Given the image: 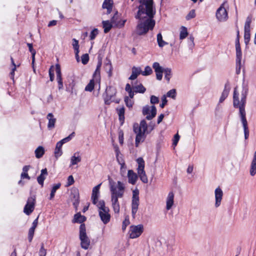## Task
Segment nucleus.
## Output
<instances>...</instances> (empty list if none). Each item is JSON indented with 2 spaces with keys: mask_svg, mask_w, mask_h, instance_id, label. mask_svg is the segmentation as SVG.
<instances>
[{
  "mask_svg": "<svg viewBox=\"0 0 256 256\" xmlns=\"http://www.w3.org/2000/svg\"><path fill=\"white\" fill-rule=\"evenodd\" d=\"M248 89L247 86L243 87L241 94L240 102L239 100L238 93L235 88L233 96V104L234 108H239V112L240 118H246V114L245 111V105L246 104V96L248 95Z\"/></svg>",
  "mask_w": 256,
  "mask_h": 256,
  "instance_id": "nucleus-3",
  "label": "nucleus"
},
{
  "mask_svg": "<svg viewBox=\"0 0 256 256\" xmlns=\"http://www.w3.org/2000/svg\"><path fill=\"white\" fill-rule=\"evenodd\" d=\"M111 22L109 20H103L102 22V26L104 28V32L105 34L108 33L112 28V25Z\"/></svg>",
  "mask_w": 256,
  "mask_h": 256,
  "instance_id": "nucleus-30",
  "label": "nucleus"
},
{
  "mask_svg": "<svg viewBox=\"0 0 256 256\" xmlns=\"http://www.w3.org/2000/svg\"><path fill=\"white\" fill-rule=\"evenodd\" d=\"M126 164L120 165V172L122 176H124L126 172Z\"/></svg>",
  "mask_w": 256,
  "mask_h": 256,
  "instance_id": "nucleus-61",
  "label": "nucleus"
},
{
  "mask_svg": "<svg viewBox=\"0 0 256 256\" xmlns=\"http://www.w3.org/2000/svg\"><path fill=\"white\" fill-rule=\"evenodd\" d=\"M150 103L152 104H156L159 102L158 98L154 96H150Z\"/></svg>",
  "mask_w": 256,
  "mask_h": 256,
  "instance_id": "nucleus-59",
  "label": "nucleus"
},
{
  "mask_svg": "<svg viewBox=\"0 0 256 256\" xmlns=\"http://www.w3.org/2000/svg\"><path fill=\"white\" fill-rule=\"evenodd\" d=\"M196 16L195 10H191L186 16V20H188L192 18H194Z\"/></svg>",
  "mask_w": 256,
  "mask_h": 256,
  "instance_id": "nucleus-51",
  "label": "nucleus"
},
{
  "mask_svg": "<svg viewBox=\"0 0 256 256\" xmlns=\"http://www.w3.org/2000/svg\"><path fill=\"white\" fill-rule=\"evenodd\" d=\"M109 208L98 212L100 220L104 224H107L110 221V215L109 214Z\"/></svg>",
  "mask_w": 256,
  "mask_h": 256,
  "instance_id": "nucleus-17",
  "label": "nucleus"
},
{
  "mask_svg": "<svg viewBox=\"0 0 256 256\" xmlns=\"http://www.w3.org/2000/svg\"><path fill=\"white\" fill-rule=\"evenodd\" d=\"M78 153H75L70 158V165H75L81 161V158L78 156Z\"/></svg>",
  "mask_w": 256,
  "mask_h": 256,
  "instance_id": "nucleus-36",
  "label": "nucleus"
},
{
  "mask_svg": "<svg viewBox=\"0 0 256 256\" xmlns=\"http://www.w3.org/2000/svg\"><path fill=\"white\" fill-rule=\"evenodd\" d=\"M113 6V1L112 0H104L102 5V8H106L107 10V14H110L112 8Z\"/></svg>",
  "mask_w": 256,
  "mask_h": 256,
  "instance_id": "nucleus-28",
  "label": "nucleus"
},
{
  "mask_svg": "<svg viewBox=\"0 0 256 256\" xmlns=\"http://www.w3.org/2000/svg\"><path fill=\"white\" fill-rule=\"evenodd\" d=\"M132 74L129 77V80H134L137 78L139 74H141L142 70L140 67H136L134 66L132 68Z\"/></svg>",
  "mask_w": 256,
  "mask_h": 256,
  "instance_id": "nucleus-26",
  "label": "nucleus"
},
{
  "mask_svg": "<svg viewBox=\"0 0 256 256\" xmlns=\"http://www.w3.org/2000/svg\"><path fill=\"white\" fill-rule=\"evenodd\" d=\"M39 256H46V250L44 248L43 243L41 244V246L38 252Z\"/></svg>",
  "mask_w": 256,
  "mask_h": 256,
  "instance_id": "nucleus-50",
  "label": "nucleus"
},
{
  "mask_svg": "<svg viewBox=\"0 0 256 256\" xmlns=\"http://www.w3.org/2000/svg\"><path fill=\"white\" fill-rule=\"evenodd\" d=\"M62 146L61 144L58 143V142L56 144V146L54 150V156L56 158H58L60 156H61L62 154Z\"/></svg>",
  "mask_w": 256,
  "mask_h": 256,
  "instance_id": "nucleus-31",
  "label": "nucleus"
},
{
  "mask_svg": "<svg viewBox=\"0 0 256 256\" xmlns=\"http://www.w3.org/2000/svg\"><path fill=\"white\" fill-rule=\"evenodd\" d=\"M36 203L34 196L29 197L24 208V212L26 215H30L34 211Z\"/></svg>",
  "mask_w": 256,
  "mask_h": 256,
  "instance_id": "nucleus-11",
  "label": "nucleus"
},
{
  "mask_svg": "<svg viewBox=\"0 0 256 256\" xmlns=\"http://www.w3.org/2000/svg\"><path fill=\"white\" fill-rule=\"evenodd\" d=\"M74 136H75L74 132H72L68 136L63 138V141H65L66 142H67L70 141L72 139V138Z\"/></svg>",
  "mask_w": 256,
  "mask_h": 256,
  "instance_id": "nucleus-63",
  "label": "nucleus"
},
{
  "mask_svg": "<svg viewBox=\"0 0 256 256\" xmlns=\"http://www.w3.org/2000/svg\"><path fill=\"white\" fill-rule=\"evenodd\" d=\"M108 180L110 192L112 206L114 213L118 214L120 210V204L118 199L124 196L125 185L120 181H118L116 183L110 177Z\"/></svg>",
  "mask_w": 256,
  "mask_h": 256,
  "instance_id": "nucleus-2",
  "label": "nucleus"
},
{
  "mask_svg": "<svg viewBox=\"0 0 256 256\" xmlns=\"http://www.w3.org/2000/svg\"><path fill=\"white\" fill-rule=\"evenodd\" d=\"M252 16L249 15L246 18L244 26V42L246 45V48H248V45L250 40V24L252 21Z\"/></svg>",
  "mask_w": 256,
  "mask_h": 256,
  "instance_id": "nucleus-6",
  "label": "nucleus"
},
{
  "mask_svg": "<svg viewBox=\"0 0 256 256\" xmlns=\"http://www.w3.org/2000/svg\"><path fill=\"white\" fill-rule=\"evenodd\" d=\"M102 184H100L92 188L91 198L94 204H96L100 196V188Z\"/></svg>",
  "mask_w": 256,
  "mask_h": 256,
  "instance_id": "nucleus-19",
  "label": "nucleus"
},
{
  "mask_svg": "<svg viewBox=\"0 0 256 256\" xmlns=\"http://www.w3.org/2000/svg\"><path fill=\"white\" fill-rule=\"evenodd\" d=\"M130 224V220L128 217L125 218L124 220L122 222V229L124 230L126 229V226Z\"/></svg>",
  "mask_w": 256,
  "mask_h": 256,
  "instance_id": "nucleus-53",
  "label": "nucleus"
},
{
  "mask_svg": "<svg viewBox=\"0 0 256 256\" xmlns=\"http://www.w3.org/2000/svg\"><path fill=\"white\" fill-rule=\"evenodd\" d=\"M93 77L96 80H98L100 79V70L96 68L93 74Z\"/></svg>",
  "mask_w": 256,
  "mask_h": 256,
  "instance_id": "nucleus-55",
  "label": "nucleus"
},
{
  "mask_svg": "<svg viewBox=\"0 0 256 256\" xmlns=\"http://www.w3.org/2000/svg\"><path fill=\"white\" fill-rule=\"evenodd\" d=\"M250 173L252 176H254L256 174V151L254 153L253 158L250 164Z\"/></svg>",
  "mask_w": 256,
  "mask_h": 256,
  "instance_id": "nucleus-27",
  "label": "nucleus"
},
{
  "mask_svg": "<svg viewBox=\"0 0 256 256\" xmlns=\"http://www.w3.org/2000/svg\"><path fill=\"white\" fill-rule=\"evenodd\" d=\"M98 34V30L96 28H94L90 33V40L95 39L97 35Z\"/></svg>",
  "mask_w": 256,
  "mask_h": 256,
  "instance_id": "nucleus-45",
  "label": "nucleus"
},
{
  "mask_svg": "<svg viewBox=\"0 0 256 256\" xmlns=\"http://www.w3.org/2000/svg\"><path fill=\"white\" fill-rule=\"evenodd\" d=\"M152 72V68L150 66H146L144 68V70L142 71L141 74L144 76H147L151 74Z\"/></svg>",
  "mask_w": 256,
  "mask_h": 256,
  "instance_id": "nucleus-43",
  "label": "nucleus"
},
{
  "mask_svg": "<svg viewBox=\"0 0 256 256\" xmlns=\"http://www.w3.org/2000/svg\"><path fill=\"white\" fill-rule=\"evenodd\" d=\"M72 40V47H73V48L74 50V52H78L80 51L79 50V48H80V46H79V44H78V40H76V38H73Z\"/></svg>",
  "mask_w": 256,
  "mask_h": 256,
  "instance_id": "nucleus-44",
  "label": "nucleus"
},
{
  "mask_svg": "<svg viewBox=\"0 0 256 256\" xmlns=\"http://www.w3.org/2000/svg\"><path fill=\"white\" fill-rule=\"evenodd\" d=\"M229 91V88H226V84L222 92V95L220 97L219 103H222L225 100V99L228 97V95Z\"/></svg>",
  "mask_w": 256,
  "mask_h": 256,
  "instance_id": "nucleus-35",
  "label": "nucleus"
},
{
  "mask_svg": "<svg viewBox=\"0 0 256 256\" xmlns=\"http://www.w3.org/2000/svg\"><path fill=\"white\" fill-rule=\"evenodd\" d=\"M104 68L106 71L110 70V69H113L112 63L110 60H108V62L105 64Z\"/></svg>",
  "mask_w": 256,
  "mask_h": 256,
  "instance_id": "nucleus-62",
  "label": "nucleus"
},
{
  "mask_svg": "<svg viewBox=\"0 0 256 256\" xmlns=\"http://www.w3.org/2000/svg\"><path fill=\"white\" fill-rule=\"evenodd\" d=\"M117 110L118 111L119 120L122 124L124 120V106H122L119 109H117Z\"/></svg>",
  "mask_w": 256,
  "mask_h": 256,
  "instance_id": "nucleus-38",
  "label": "nucleus"
},
{
  "mask_svg": "<svg viewBox=\"0 0 256 256\" xmlns=\"http://www.w3.org/2000/svg\"><path fill=\"white\" fill-rule=\"evenodd\" d=\"M132 89L134 90V92L136 93H141L144 94L146 90V88L143 86L142 84H140L136 86H132Z\"/></svg>",
  "mask_w": 256,
  "mask_h": 256,
  "instance_id": "nucleus-32",
  "label": "nucleus"
},
{
  "mask_svg": "<svg viewBox=\"0 0 256 256\" xmlns=\"http://www.w3.org/2000/svg\"><path fill=\"white\" fill-rule=\"evenodd\" d=\"M46 118L48 120V128L49 130H52L54 128L55 124L56 122V118H54V116L52 113H48L46 116Z\"/></svg>",
  "mask_w": 256,
  "mask_h": 256,
  "instance_id": "nucleus-24",
  "label": "nucleus"
},
{
  "mask_svg": "<svg viewBox=\"0 0 256 256\" xmlns=\"http://www.w3.org/2000/svg\"><path fill=\"white\" fill-rule=\"evenodd\" d=\"M144 226L142 224L132 225L128 232L130 238L134 239L139 237L144 232Z\"/></svg>",
  "mask_w": 256,
  "mask_h": 256,
  "instance_id": "nucleus-8",
  "label": "nucleus"
},
{
  "mask_svg": "<svg viewBox=\"0 0 256 256\" xmlns=\"http://www.w3.org/2000/svg\"><path fill=\"white\" fill-rule=\"evenodd\" d=\"M138 0L140 5L135 18L140 21L136 27V33L142 36L154 28L156 22L153 18L156 12L153 0Z\"/></svg>",
  "mask_w": 256,
  "mask_h": 256,
  "instance_id": "nucleus-1",
  "label": "nucleus"
},
{
  "mask_svg": "<svg viewBox=\"0 0 256 256\" xmlns=\"http://www.w3.org/2000/svg\"><path fill=\"white\" fill-rule=\"evenodd\" d=\"M97 207L98 208V212L102 210H105L106 208H108V207L106 206L105 202L104 200H100L96 204Z\"/></svg>",
  "mask_w": 256,
  "mask_h": 256,
  "instance_id": "nucleus-41",
  "label": "nucleus"
},
{
  "mask_svg": "<svg viewBox=\"0 0 256 256\" xmlns=\"http://www.w3.org/2000/svg\"><path fill=\"white\" fill-rule=\"evenodd\" d=\"M110 21L115 26L122 28L124 26L126 20H122L118 12L116 11L111 18Z\"/></svg>",
  "mask_w": 256,
  "mask_h": 256,
  "instance_id": "nucleus-14",
  "label": "nucleus"
},
{
  "mask_svg": "<svg viewBox=\"0 0 256 256\" xmlns=\"http://www.w3.org/2000/svg\"><path fill=\"white\" fill-rule=\"evenodd\" d=\"M180 136L178 134H176L174 135V140H173V142H172V144L174 146H176L177 145L178 142L180 140Z\"/></svg>",
  "mask_w": 256,
  "mask_h": 256,
  "instance_id": "nucleus-60",
  "label": "nucleus"
},
{
  "mask_svg": "<svg viewBox=\"0 0 256 256\" xmlns=\"http://www.w3.org/2000/svg\"><path fill=\"white\" fill-rule=\"evenodd\" d=\"M133 129L136 130H141V132H146L148 129V125L145 120H142L140 124H135L134 125Z\"/></svg>",
  "mask_w": 256,
  "mask_h": 256,
  "instance_id": "nucleus-22",
  "label": "nucleus"
},
{
  "mask_svg": "<svg viewBox=\"0 0 256 256\" xmlns=\"http://www.w3.org/2000/svg\"><path fill=\"white\" fill-rule=\"evenodd\" d=\"M136 162L138 164V174L140 178V180L144 184L148 182V180L144 170V161L142 158H138L136 160Z\"/></svg>",
  "mask_w": 256,
  "mask_h": 256,
  "instance_id": "nucleus-7",
  "label": "nucleus"
},
{
  "mask_svg": "<svg viewBox=\"0 0 256 256\" xmlns=\"http://www.w3.org/2000/svg\"><path fill=\"white\" fill-rule=\"evenodd\" d=\"M150 106H144L142 108V114L144 116H146V118L148 120H151L154 117L156 116V107L154 106H151L150 114Z\"/></svg>",
  "mask_w": 256,
  "mask_h": 256,
  "instance_id": "nucleus-13",
  "label": "nucleus"
},
{
  "mask_svg": "<svg viewBox=\"0 0 256 256\" xmlns=\"http://www.w3.org/2000/svg\"><path fill=\"white\" fill-rule=\"evenodd\" d=\"M74 182V178L72 176H70L68 178V182L66 186H69L72 185Z\"/></svg>",
  "mask_w": 256,
  "mask_h": 256,
  "instance_id": "nucleus-58",
  "label": "nucleus"
},
{
  "mask_svg": "<svg viewBox=\"0 0 256 256\" xmlns=\"http://www.w3.org/2000/svg\"><path fill=\"white\" fill-rule=\"evenodd\" d=\"M45 178V176L41 174L37 178L38 182L40 185H41L42 187H43L44 186V182Z\"/></svg>",
  "mask_w": 256,
  "mask_h": 256,
  "instance_id": "nucleus-52",
  "label": "nucleus"
},
{
  "mask_svg": "<svg viewBox=\"0 0 256 256\" xmlns=\"http://www.w3.org/2000/svg\"><path fill=\"white\" fill-rule=\"evenodd\" d=\"M225 2H224L216 12V17L220 21H226L228 18L227 11L224 8Z\"/></svg>",
  "mask_w": 256,
  "mask_h": 256,
  "instance_id": "nucleus-12",
  "label": "nucleus"
},
{
  "mask_svg": "<svg viewBox=\"0 0 256 256\" xmlns=\"http://www.w3.org/2000/svg\"><path fill=\"white\" fill-rule=\"evenodd\" d=\"M86 218L85 216H82L80 212L77 213L74 215V219L72 222L73 223H78L83 224V222H85Z\"/></svg>",
  "mask_w": 256,
  "mask_h": 256,
  "instance_id": "nucleus-25",
  "label": "nucleus"
},
{
  "mask_svg": "<svg viewBox=\"0 0 256 256\" xmlns=\"http://www.w3.org/2000/svg\"><path fill=\"white\" fill-rule=\"evenodd\" d=\"M118 140L120 144H122L124 143V132L122 130H120L118 132Z\"/></svg>",
  "mask_w": 256,
  "mask_h": 256,
  "instance_id": "nucleus-56",
  "label": "nucleus"
},
{
  "mask_svg": "<svg viewBox=\"0 0 256 256\" xmlns=\"http://www.w3.org/2000/svg\"><path fill=\"white\" fill-rule=\"evenodd\" d=\"M152 68L154 69L156 72V79L158 80H161L162 78V74L164 68H162L158 62L153 63Z\"/></svg>",
  "mask_w": 256,
  "mask_h": 256,
  "instance_id": "nucleus-15",
  "label": "nucleus"
},
{
  "mask_svg": "<svg viewBox=\"0 0 256 256\" xmlns=\"http://www.w3.org/2000/svg\"><path fill=\"white\" fill-rule=\"evenodd\" d=\"M140 204L139 190L136 188L132 191V214L133 218H135Z\"/></svg>",
  "mask_w": 256,
  "mask_h": 256,
  "instance_id": "nucleus-5",
  "label": "nucleus"
},
{
  "mask_svg": "<svg viewBox=\"0 0 256 256\" xmlns=\"http://www.w3.org/2000/svg\"><path fill=\"white\" fill-rule=\"evenodd\" d=\"M116 158L119 164L124 165V164H125L124 160L122 154L120 156H116Z\"/></svg>",
  "mask_w": 256,
  "mask_h": 256,
  "instance_id": "nucleus-57",
  "label": "nucleus"
},
{
  "mask_svg": "<svg viewBox=\"0 0 256 256\" xmlns=\"http://www.w3.org/2000/svg\"><path fill=\"white\" fill-rule=\"evenodd\" d=\"M124 102L126 106L129 108H132L134 102L132 100L130 99L127 96L124 97Z\"/></svg>",
  "mask_w": 256,
  "mask_h": 256,
  "instance_id": "nucleus-48",
  "label": "nucleus"
},
{
  "mask_svg": "<svg viewBox=\"0 0 256 256\" xmlns=\"http://www.w3.org/2000/svg\"><path fill=\"white\" fill-rule=\"evenodd\" d=\"M176 94V90L175 89H172L167 92L166 96L168 97L172 98L173 99H175Z\"/></svg>",
  "mask_w": 256,
  "mask_h": 256,
  "instance_id": "nucleus-47",
  "label": "nucleus"
},
{
  "mask_svg": "<svg viewBox=\"0 0 256 256\" xmlns=\"http://www.w3.org/2000/svg\"><path fill=\"white\" fill-rule=\"evenodd\" d=\"M174 196L172 192H170L168 195L166 201V208L167 210H170L174 204Z\"/></svg>",
  "mask_w": 256,
  "mask_h": 256,
  "instance_id": "nucleus-21",
  "label": "nucleus"
},
{
  "mask_svg": "<svg viewBox=\"0 0 256 256\" xmlns=\"http://www.w3.org/2000/svg\"><path fill=\"white\" fill-rule=\"evenodd\" d=\"M242 52H236V63L242 62Z\"/></svg>",
  "mask_w": 256,
  "mask_h": 256,
  "instance_id": "nucleus-54",
  "label": "nucleus"
},
{
  "mask_svg": "<svg viewBox=\"0 0 256 256\" xmlns=\"http://www.w3.org/2000/svg\"><path fill=\"white\" fill-rule=\"evenodd\" d=\"M116 93V90L114 88L111 86L107 87L105 93L103 94L104 104L107 105L110 104L114 101L112 98Z\"/></svg>",
  "mask_w": 256,
  "mask_h": 256,
  "instance_id": "nucleus-9",
  "label": "nucleus"
},
{
  "mask_svg": "<svg viewBox=\"0 0 256 256\" xmlns=\"http://www.w3.org/2000/svg\"><path fill=\"white\" fill-rule=\"evenodd\" d=\"M79 238L80 240V246L84 249L88 250L90 246V240L86 233V227L84 224L80 226Z\"/></svg>",
  "mask_w": 256,
  "mask_h": 256,
  "instance_id": "nucleus-4",
  "label": "nucleus"
},
{
  "mask_svg": "<svg viewBox=\"0 0 256 256\" xmlns=\"http://www.w3.org/2000/svg\"><path fill=\"white\" fill-rule=\"evenodd\" d=\"M134 132L136 134L135 145L136 147H138L139 144L140 142H142L146 139V132H141V130H140V129L138 130H134Z\"/></svg>",
  "mask_w": 256,
  "mask_h": 256,
  "instance_id": "nucleus-16",
  "label": "nucleus"
},
{
  "mask_svg": "<svg viewBox=\"0 0 256 256\" xmlns=\"http://www.w3.org/2000/svg\"><path fill=\"white\" fill-rule=\"evenodd\" d=\"M164 78L169 82L172 74L171 68H164Z\"/></svg>",
  "mask_w": 256,
  "mask_h": 256,
  "instance_id": "nucleus-40",
  "label": "nucleus"
},
{
  "mask_svg": "<svg viewBox=\"0 0 256 256\" xmlns=\"http://www.w3.org/2000/svg\"><path fill=\"white\" fill-rule=\"evenodd\" d=\"M244 130V138L248 139L249 136V130L248 126V122L246 118H240Z\"/></svg>",
  "mask_w": 256,
  "mask_h": 256,
  "instance_id": "nucleus-29",
  "label": "nucleus"
},
{
  "mask_svg": "<svg viewBox=\"0 0 256 256\" xmlns=\"http://www.w3.org/2000/svg\"><path fill=\"white\" fill-rule=\"evenodd\" d=\"M167 103V100L164 95L162 98V103L160 104V107L163 108Z\"/></svg>",
  "mask_w": 256,
  "mask_h": 256,
  "instance_id": "nucleus-64",
  "label": "nucleus"
},
{
  "mask_svg": "<svg viewBox=\"0 0 256 256\" xmlns=\"http://www.w3.org/2000/svg\"><path fill=\"white\" fill-rule=\"evenodd\" d=\"M56 80L58 83V88L59 90L63 89V82L60 70V66L59 64H56Z\"/></svg>",
  "mask_w": 256,
  "mask_h": 256,
  "instance_id": "nucleus-20",
  "label": "nucleus"
},
{
  "mask_svg": "<svg viewBox=\"0 0 256 256\" xmlns=\"http://www.w3.org/2000/svg\"><path fill=\"white\" fill-rule=\"evenodd\" d=\"M70 200L72 202L75 210H78V208L80 204V194L78 190L76 188H72L70 190Z\"/></svg>",
  "mask_w": 256,
  "mask_h": 256,
  "instance_id": "nucleus-10",
  "label": "nucleus"
},
{
  "mask_svg": "<svg viewBox=\"0 0 256 256\" xmlns=\"http://www.w3.org/2000/svg\"><path fill=\"white\" fill-rule=\"evenodd\" d=\"M215 196V207L218 208L221 204V202L223 196V192L222 189L218 186L214 190Z\"/></svg>",
  "mask_w": 256,
  "mask_h": 256,
  "instance_id": "nucleus-18",
  "label": "nucleus"
},
{
  "mask_svg": "<svg viewBox=\"0 0 256 256\" xmlns=\"http://www.w3.org/2000/svg\"><path fill=\"white\" fill-rule=\"evenodd\" d=\"M188 34L187 28L185 26H182L180 28V38L183 40L187 36Z\"/></svg>",
  "mask_w": 256,
  "mask_h": 256,
  "instance_id": "nucleus-39",
  "label": "nucleus"
},
{
  "mask_svg": "<svg viewBox=\"0 0 256 256\" xmlns=\"http://www.w3.org/2000/svg\"><path fill=\"white\" fill-rule=\"evenodd\" d=\"M94 79L90 80V82L85 88V90L87 92H92L94 88Z\"/></svg>",
  "mask_w": 256,
  "mask_h": 256,
  "instance_id": "nucleus-42",
  "label": "nucleus"
},
{
  "mask_svg": "<svg viewBox=\"0 0 256 256\" xmlns=\"http://www.w3.org/2000/svg\"><path fill=\"white\" fill-rule=\"evenodd\" d=\"M35 228H30L28 230V240L30 242L33 238L34 234Z\"/></svg>",
  "mask_w": 256,
  "mask_h": 256,
  "instance_id": "nucleus-46",
  "label": "nucleus"
},
{
  "mask_svg": "<svg viewBox=\"0 0 256 256\" xmlns=\"http://www.w3.org/2000/svg\"><path fill=\"white\" fill-rule=\"evenodd\" d=\"M157 42L158 46L160 48H162L165 45H166L168 44V42H166L162 40V36L161 33H158L157 34Z\"/></svg>",
  "mask_w": 256,
  "mask_h": 256,
  "instance_id": "nucleus-37",
  "label": "nucleus"
},
{
  "mask_svg": "<svg viewBox=\"0 0 256 256\" xmlns=\"http://www.w3.org/2000/svg\"><path fill=\"white\" fill-rule=\"evenodd\" d=\"M82 62L84 64H88L89 60V56L88 54H84L81 56Z\"/></svg>",
  "mask_w": 256,
  "mask_h": 256,
  "instance_id": "nucleus-49",
  "label": "nucleus"
},
{
  "mask_svg": "<svg viewBox=\"0 0 256 256\" xmlns=\"http://www.w3.org/2000/svg\"><path fill=\"white\" fill-rule=\"evenodd\" d=\"M61 186V184L60 183H58L56 184H54L52 187V190H51V192H50V198H49V199L50 200H52L54 198V196H55V193L56 192V191L60 188Z\"/></svg>",
  "mask_w": 256,
  "mask_h": 256,
  "instance_id": "nucleus-34",
  "label": "nucleus"
},
{
  "mask_svg": "<svg viewBox=\"0 0 256 256\" xmlns=\"http://www.w3.org/2000/svg\"><path fill=\"white\" fill-rule=\"evenodd\" d=\"M36 157L37 158H42L44 154V149L42 146H38L34 151Z\"/></svg>",
  "mask_w": 256,
  "mask_h": 256,
  "instance_id": "nucleus-33",
  "label": "nucleus"
},
{
  "mask_svg": "<svg viewBox=\"0 0 256 256\" xmlns=\"http://www.w3.org/2000/svg\"><path fill=\"white\" fill-rule=\"evenodd\" d=\"M128 182L130 184H134L138 179L137 174L132 170H128Z\"/></svg>",
  "mask_w": 256,
  "mask_h": 256,
  "instance_id": "nucleus-23",
  "label": "nucleus"
}]
</instances>
